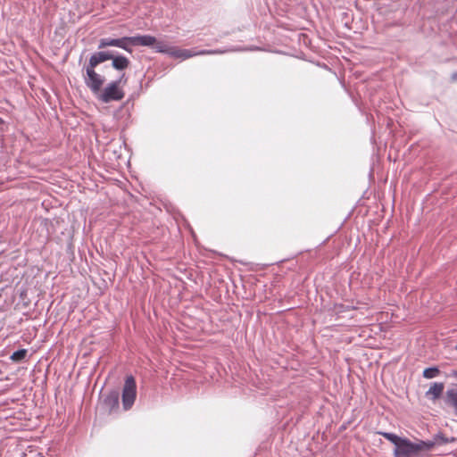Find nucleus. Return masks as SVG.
I'll use <instances>...</instances> for the list:
<instances>
[{"instance_id": "f257e3e1", "label": "nucleus", "mask_w": 457, "mask_h": 457, "mask_svg": "<svg viewBox=\"0 0 457 457\" xmlns=\"http://www.w3.org/2000/svg\"><path fill=\"white\" fill-rule=\"evenodd\" d=\"M154 42L155 37L151 35H137L133 37H122L120 38L104 37L99 40L98 49H104L108 46H116L131 54L132 46H151Z\"/></svg>"}, {"instance_id": "f03ea898", "label": "nucleus", "mask_w": 457, "mask_h": 457, "mask_svg": "<svg viewBox=\"0 0 457 457\" xmlns=\"http://www.w3.org/2000/svg\"><path fill=\"white\" fill-rule=\"evenodd\" d=\"M124 80L126 82L125 74H122L119 79L109 83L103 90L97 95L98 100L103 103L108 104L112 101H120L123 99L125 93L120 88V84Z\"/></svg>"}, {"instance_id": "7ed1b4c3", "label": "nucleus", "mask_w": 457, "mask_h": 457, "mask_svg": "<svg viewBox=\"0 0 457 457\" xmlns=\"http://www.w3.org/2000/svg\"><path fill=\"white\" fill-rule=\"evenodd\" d=\"M421 452H425L422 440L418 443L411 442L410 439L403 437L401 442L396 445L394 449L395 457H416Z\"/></svg>"}, {"instance_id": "20e7f679", "label": "nucleus", "mask_w": 457, "mask_h": 457, "mask_svg": "<svg viewBox=\"0 0 457 457\" xmlns=\"http://www.w3.org/2000/svg\"><path fill=\"white\" fill-rule=\"evenodd\" d=\"M137 397V383L136 379L132 375H129L126 377L122 394H121V402L122 407L125 411H129L133 406L135 400Z\"/></svg>"}, {"instance_id": "39448f33", "label": "nucleus", "mask_w": 457, "mask_h": 457, "mask_svg": "<svg viewBox=\"0 0 457 457\" xmlns=\"http://www.w3.org/2000/svg\"><path fill=\"white\" fill-rule=\"evenodd\" d=\"M239 49H211V50H200L195 51L194 49H180L173 47L170 51V56L175 58H180L186 60L197 55H207V54H221L228 51H238Z\"/></svg>"}, {"instance_id": "423d86ee", "label": "nucleus", "mask_w": 457, "mask_h": 457, "mask_svg": "<svg viewBox=\"0 0 457 457\" xmlns=\"http://www.w3.org/2000/svg\"><path fill=\"white\" fill-rule=\"evenodd\" d=\"M85 73L83 79L86 86L94 93L98 94L102 89L104 82V77L98 74L95 69L96 67L87 64L85 67Z\"/></svg>"}, {"instance_id": "0eeeda50", "label": "nucleus", "mask_w": 457, "mask_h": 457, "mask_svg": "<svg viewBox=\"0 0 457 457\" xmlns=\"http://www.w3.org/2000/svg\"><path fill=\"white\" fill-rule=\"evenodd\" d=\"M455 441V437H447L442 432H438L437 434L434 435L430 440H422V444L424 446V450L428 452L431 451L435 446L445 445L449 443H453Z\"/></svg>"}, {"instance_id": "6e6552de", "label": "nucleus", "mask_w": 457, "mask_h": 457, "mask_svg": "<svg viewBox=\"0 0 457 457\" xmlns=\"http://www.w3.org/2000/svg\"><path fill=\"white\" fill-rule=\"evenodd\" d=\"M103 407L109 412L112 413L119 409L120 393L118 390L109 392L103 399Z\"/></svg>"}, {"instance_id": "1a4fd4ad", "label": "nucleus", "mask_w": 457, "mask_h": 457, "mask_svg": "<svg viewBox=\"0 0 457 457\" xmlns=\"http://www.w3.org/2000/svg\"><path fill=\"white\" fill-rule=\"evenodd\" d=\"M113 53L112 51H100L93 54L88 61V65L96 67L100 63L112 60Z\"/></svg>"}, {"instance_id": "9d476101", "label": "nucleus", "mask_w": 457, "mask_h": 457, "mask_svg": "<svg viewBox=\"0 0 457 457\" xmlns=\"http://www.w3.org/2000/svg\"><path fill=\"white\" fill-rule=\"evenodd\" d=\"M445 384L443 382H434L426 392L427 398L432 401L439 399L444 392Z\"/></svg>"}, {"instance_id": "9b49d317", "label": "nucleus", "mask_w": 457, "mask_h": 457, "mask_svg": "<svg viewBox=\"0 0 457 457\" xmlns=\"http://www.w3.org/2000/svg\"><path fill=\"white\" fill-rule=\"evenodd\" d=\"M112 67L117 71H124L129 66V60L121 54H114L112 58Z\"/></svg>"}, {"instance_id": "f8f14e48", "label": "nucleus", "mask_w": 457, "mask_h": 457, "mask_svg": "<svg viewBox=\"0 0 457 457\" xmlns=\"http://www.w3.org/2000/svg\"><path fill=\"white\" fill-rule=\"evenodd\" d=\"M147 46L152 47L156 53L168 54L169 55H170V51L173 48L170 47L164 42L158 41L156 38L155 42L153 45Z\"/></svg>"}, {"instance_id": "ddd939ff", "label": "nucleus", "mask_w": 457, "mask_h": 457, "mask_svg": "<svg viewBox=\"0 0 457 457\" xmlns=\"http://www.w3.org/2000/svg\"><path fill=\"white\" fill-rule=\"evenodd\" d=\"M378 434L381 435L386 439L390 441L395 445V447H396V445H398L401 442V440L403 438L402 436H397L396 434L390 433V432L378 431Z\"/></svg>"}, {"instance_id": "4468645a", "label": "nucleus", "mask_w": 457, "mask_h": 457, "mask_svg": "<svg viewBox=\"0 0 457 457\" xmlns=\"http://www.w3.org/2000/svg\"><path fill=\"white\" fill-rule=\"evenodd\" d=\"M439 374H440V370L436 366H431V367L426 368L422 372L423 377L427 379L434 378L437 377Z\"/></svg>"}, {"instance_id": "2eb2a0df", "label": "nucleus", "mask_w": 457, "mask_h": 457, "mask_svg": "<svg viewBox=\"0 0 457 457\" xmlns=\"http://www.w3.org/2000/svg\"><path fill=\"white\" fill-rule=\"evenodd\" d=\"M28 351L26 349H19L12 353L11 360L15 362L22 361L27 356Z\"/></svg>"}, {"instance_id": "dca6fc26", "label": "nucleus", "mask_w": 457, "mask_h": 457, "mask_svg": "<svg viewBox=\"0 0 457 457\" xmlns=\"http://www.w3.org/2000/svg\"><path fill=\"white\" fill-rule=\"evenodd\" d=\"M457 401V389H448L445 395V403L451 405Z\"/></svg>"}, {"instance_id": "f3484780", "label": "nucleus", "mask_w": 457, "mask_h": 457, "mask_svg": "<svg viewBox=\"0 0 457 457\" xmlns=\"http://www.w3.org/2000/svg\"><path fill=\"white\" fill-rule=\"evenodd\" d=\"M450 406L453 408V413L457 416V401L453 403Z\"/></svg>"}, {"instance_id": "a211bd4d", "label": "nucleus", "mask_w": 457, "mask_h": 457, "mask_svg": "<svg viewBox=\"0 0 457 457\" xmlns=\"http://www.w3.org/2000/svg\"><path fill=\"white\" fill-rule=\"evenodd\" d=\"M452 80H453V81H456V80H457V72H453V73L452 74Z\"/></svg>"}, {"instance_id": "6ab92c4d", "label": "nucleus", "mask_w": 457, "mask_h": 457, "mask_svg": "<svg viewBox=\"0 0 457 457\" xmlns=\"http://www.w3.org/2000/svg\"><path fill=\"white\" fill-rule=\"evenodd\" d=\"M452 376L457 378V370L452 371Z\"/></svg>"}, {"instance_id": "aec40b11", "label": "nucleus", "mask_w": 457, "mask_h": 457, "mask_svg": "<svg viewBox=\"0 0 457 457\" xmlns=\"http://www.w3.org/2000/svg\"><path fill=\"white\" fill-rule=\"evenodd\" d=\"M4 124V120L0 117V125Z\"/></svg>"}, {"instance_id": "412c9836", "label": "nucleus", "mask_w": 457, "mask_h": 457, "mask_svg": "<svg viewBox=\"0 0 457 457\" xmlns=\"http://www.w3.org/2000/svg\"><path fill=\"white\" fill-rule=\"evenodd\" d=\"M455 349H456V351H457V344H456Z\"/></svg>"}]
</instances>
